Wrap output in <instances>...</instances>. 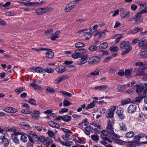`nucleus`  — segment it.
I'll return each instance as SVG.
<instances>
[{"label":"nucleus","instance_id":"nucleus-1","mask_svg":"<svg viewBox=\"0 0 147 147\" xmlns=\"http://www.w3.org/2000/svg\"><path fill=\"white\" fill-rule=\"evenodd\" d=\"M101 132L103 135L112 139H117L120 138V136L114 132L113 128L106 127L105 130H102Z\"/></svg>","mask_w":147,"mask_h":147},{"label":"nucleus","instance_id":"nucleus-2","mask_svg":"<svg viewBox=\"0 0 147 147\" xmlns=\"http://www.w3.org/2000/svg\"><path fill=\"white\" fill-rule=\"evenodd\" d=\"M120 49L122 51L121 54L125 55L131 51L132 48L130 46V43L129 41H126L121 42L120 43Z\"/></svg>","mask_w":147,"mask_h":147},{"label":"nucleus","instance_id":"nucleus-3","mask_svg":"<svg viewBox=\"0 0 147 147\" xmlns=\"http://www.w3.org/2000/svg\"><path fill=\"white\" fill-rule=\"evenodd\" d=\"M80 0H74L72 2L68 3L64 9L65 11L68 12L75 7Z\"/></svg>","mask_w":147,"mask_h":147},{"label":"nucleus","instance_id":"nucleus-4","mask_svg":"<svg viewBox=\"0 0 147 147\" xmlns=\"http://www.w3.org/2000/svg\"><path fill=\"white\" fill-rule=\"evenodd\" d=\"M116 107L113 106L111 107L109 109H108L106 112V116L107 118H112L113 117L114 113L116 110Z\"/></svg>","mask_w":147,"mask_h":147},{"label":"nucleus","instance_id":"nucleus-5","mask_svg":"<svg viewBox=\"0 0 147 147\" xmlns=\"http://www.w3.org/2000/svg\"><path fill=\"white\" fill-rule=\"evenodd\" d=\"M100 58L96 56H93L90 57L88 62L90 65H94L99 62L100 61Z\"/></svg>","mask_w":147,"mask_h":147},{"label":"nucleus","instance_id":"nucleus-6","mask_svg":"<svg viewBox=\"0 0 147 147\" xmlns=\"http://www.w3.org/2000/svg\"><path fill=\"white\" fill-rule=\"evenodd\" d=\"M139 47L142 49H147V40L143 37L140 39L138 42Z\"/></svg>","mask_w":147,"mask_h":147},{"label":"nucleus","instance_id":"nucleus-7","mask_svg":"<svg viewBox=\"0 0 147 147\" xmlns=\"http://www.w3.org/2000/svg\"><path fill=\"white\" fill-rule=\"evenodd\" d=\"M145 69V67L144 66H140L138 69L136 68L134 69V71L136 72V76H142L145 74L144 70Z\"/></svg>","mask_w":147,"mask_h":147},{"label":"nucleus","instance_id":"nucleus-8","mask_svg":"<svg viewBox=\"0 0 147 147\" xmlns=\"http://www.w3.org/2000/svg\"><path fill=\"white\" fill-rule=\"evenodd\" d=\"M88 55L86 54L84 56L81 57V59H79L77 61V64L79 65H81L86 63L88 60Z\"/></svg>","mask_w":147,"mask_h":147},{"label":"nucleus","instance_id":"nucleus-9","mask_svg":"<svg viewBox=\"0 0 147 147\" xmlns=\"http://www.w3.org/2000/svg\"><path fill=\"white\" fill-rule=\"evenodd\" d=\"M21 132H17L12 133L11 135V138L12 139L13 142L16 144H18L19 142V140L17 136L18 135H19L21 134Z\"/></svg>","mask_w":147,"mask_h":147},{"label":"nucleus","instance_id":"nucleus-10","mask_svg":"<svg viewBox=\"0 0 147 147\" xmlns=\"http://www.w3.org/2000/svg\"><path fill=\"white\" fill-rule=\"evenodd\" d=\"M82 55L81 50L78 49L76 50L75 52L72 54L71 57L73 58L76 59L81 56Z\"/></svg>","mask_w":147,"mask_h":147},{"label":"nucleus","instance_id":"nucleus-11","mask_svg":"<svg viewBox=\"0 0 147 147\" xmlns=\"http://www.w3.org/2000/svg\"><path fill=\"white\" fill-rule=\"evenodd\" d=\"M30 141L34 142L37 138V136L34 132L31 131V133L28 136Z\"/></svg>","mask_w":147,"mask_h":147},{"label":"nucleus","instance_id":"nucleus-12","mask_svg":"<svg viewBox=\"0 0 147 147\" xmlns=\"http://www.w3.org/2000/svg\"><path fill=\"white\" fill-rule=\"evenodd\" d=\"M136 106L135 105H131L128 107V112L130 113H133L136 111Z\"/></svg>","mask_w":147,"mask_h":147},{"label":"nucleus","instance_id":"nucleus-13","mask_svg":"<svg viewBox=\"0 0 147 147\" xmlns=\"http://www.w3.org/2000/svg\"><path fill=\"white\" fill-rule=\"evenodd\" d=\"M145 97L144 94H141V93L138 94V97L134 98V101L136 102H141L142 99Z\"/></svg>","mask_w":147,"mask_h":147},{"label":"nucleus","instance_id":"nucleus-14","mask_svg":"<svg viewBox=\"0 0 147 147\" xmlns=\"http://www.w3.org/2000/svg\"><path fill=\"white\" fill-rule=\"evenodd\" d=\"M66 78V76H61L57 78L56 80H54V82L55 84H57L60 83L61 82L63 81Z\"/></svg>","mask_w":147,"mask_h":147},{"label":"nucleus","instance_id":"nucleus-15","mask_svg":"<svg viewBox=\"0 0 147 147\" xmlns=\"http://www.w3.org/2000/svg\"><path fill=\"white\" fill-rule=\"evenodd\" d=\"M40 111H34L32 112H31L30 114L34 118H38L39 117Z\"/></svg>","mask_w":147,"mask_h":147},{"label":"nucleus","instance_id":"nucleus-16","mask_svg":"<svg viewBox=\"0 0 147 147\" xmlns=\"http://www.w3.org/2000/svg\"><path fill=\"white\" fill-rule=\"evenodd\" d=\"M136 91L137 93L139 94L142 92L144 90V88L142 85L136 84Z\"/></svg>","mask_w":147,"mask_h":147},{"label":"nucleus","instance_id":"nucleus-17","mask_svg":"<svg viewBox=\"0 0 147 147\" xmlns=\"http://www.w3.org/2000/svg\"><path fill=\"white\" fill-rule=\"evenodd\" d=\"M32 69L34 70L35 72L37 73L42 74L45 73L44 69L40 67H34L32 68Z\"/></svg>","mask_w":147,"mask_h":147},{"label":"nucleus","instance_id":"nucleus-18","mask_svg":"<svg viewBox=\"0 0 147 147\" xmlns=\"http://www.w3.org/2000/svg\"><path fill=\"white\" fill-rule=\"evenodd\" d=\"M93 130V128L92 127L90 126H87L85 128V133L87 135H89L90 132L93 133L92 131Z\"/></svg>","mask_w":147,"mask_h":147},{"label":"nucleus","instance_id":"nucleus-19","mask_svg":"<svg viewBox=\"0 0 147 147\" xmlns=\"http://www.w3.org/2000/svg\"><path fill=\"white\" fill-rule=\"evenodd\" d=\"M47 49L48 50H47V51L46 52V56L49 58H52L54 56V53L50 49Z\"/></svg>","mask_w":147,"mask_h":147},{"label":"nucleus","instance_id":"nucleus-20","mask_svg":"<svg viewBox=\"0 0 147 147\" xmlns=\"http://www.w3.org/2000/svg\"><path fill=\"white\" fill-rule=\"evenodd\" d=\"M120 16L122 18L129 17L130 16V12L128 11H125L121 13Z\"/></svg>","mask_w":147,"mask_h":147},{"label":"nucleus","instance_id":"nucleus-21","mask_svg":"<svg viewBox=\"0 0 147 147\" xmlns=\"http://www.w3.org/2000/svg\"><path fill=\"white\" fill-rule=\"evenodd\" d=\"M114 121L115 120L113 119L108 120L107 122V125L106 127L113 128V125L114 123Z\"/></svg>","mask_w":147,"mask_h":147},{"label":"nucleus","instance_id":"nucleus-22","mask_svg":"<svg viewBox=\"0 0 147 147\" xmlns=\"http://www.w3.org/2000/svg\"><path fill=\"white\" fill-rule=\"evenodd\" d=\"M53 142V140L48 138L46 137L45 138V143H44V144L46 146H48L49 144H52Z\"/></svg>","mask_w":147,"mask_h":147},{"label":"nucleus","instance_id":"nucleus-23","mask_svg":"<svg viewBox=\"0 0 147 147\" xmlns=\"http://www.w3.org/2000/svg\"><path fill=\"white\" fill-rule=\"evenodd\" d=\"M60 33V31H57L55 33L53 34L51 37V39L53 40H55L56 39L58 38V35Z\"/></svg>","mask_w":147,"mask_h":147},{"label":"nucleus","instance_id":"nucleus-24","mask_svg":"<svg viewBox=\"0 0 147 147\" xmlns=\"http://www.w3.org/2000/svg\"><path fill=\"white\" fill-rule=\"evenodd\" d=\"M48 123L51 126L57 128H59L60 126L59 124L53 121H49Z\"/></svg>","mask_w":147,"mask_h":147},{"label":"nucleus","instance_id":"nucleus-25","mask_svg":"<svg viewBox=\"0 0 147 147\" xmlns=\"http://www.w3.org/2000/svg\"><path fill=\"white\" fill-rule=\"evenodd\" d=\"M100 70V68H97L96 69V70L91 72L90 73V75L94 76H98L99 75V71Z\"/></svg>","mask_w":147,"mask_h":147},{"label":"nucleus","instance_id":"nucleus-26","mask_svg":"<svg viewBox=\"0 0 147 147\" xmlns=\"http://www.w3.org/2000/svg\"><path fill=\"white\" fill-rule=\"evenodd\" d=\"M134 133L132 131H130L126 133L125 135V137L126 138H131L134 137Z\"/></svg>","mask_w":147,"mask_h":147},{"label":"nucleus","instance_id":"nucleus-27","mask_svg":"<svg viewBox=\"0 0 147 147\" xmlns=\"http://www.w3.org/2000/svg\"><path fill=\"white\" fill-rule=\"evenodd\" d=\"M91 137V139L95 142L98 141L99 139V136L97 134L92 135Z\"/></svg>","mask_w":147,"mask_h":147},{"label":"nucleus","instance_id":"nucleus-28","mask_svg":"<svg viewBox=\"0 0 147 147\" xmlns=\"http://www.w3.org/2000/svg\"><path fill=\"white\" fill-rule=\"evenodd\" d=\"M120 129L121 130L124 131L127 130V127L125 124L123 123H121L119 124Z\"/></svg>","mask_w":147,"mask_h":147},{"label":"nucleus","instance_id":"nucleus-29","mask_svg":"<svg viewBox=\"0 0 147 147\" xmlns=\"http://www.w3.org/2000/svg\"><path fill=\"white\" fill-rule=\"evenodd\" d=\"M21 140L24 142H26L27 141V137L25 136V134L24 133L21 132Z\"/></svg>","mask_w":147,"mask_h":147},{"label":"nucleus","instance_id":"nucleus-30","mask_svg":"<svg viewBox=\"0 0 147 147\" xmlns=\"http://www.w3.org/2000/svg\"><path fill=\"white\" fill-rule=\"evenodd\" d=\"M36 13L38 15H41L45 13L44 8H39L36 11Z\"/></svg>","mask_w":147,"mask_h":147},{"label":"nucleus","instance_id":"nucleus-31","mask_svg":"<svg viewBox=\"0 0 147 147\" xmlns=\"http://www.w3.org/2000/svg\"><path fill=\"white\" fill-rule=\"evenodd\" d=\"M18 128L15 127H7L6 129L7 131H11L14 132V133L17 132Z\"/></svg>","mask_w":147,"mask_h":147},{"label":"nucleus","instance_id":"nucleus-32","mask_svg":"<svg viewBox=\"0 0 147 147\" xmlns=\"http://www.w3.org/2000/svg\"><path fill=\"white\" fill-rule=\"evenodd\" d=\"M55 70L58 73H62L65 71L66 70V69L65 68L58 67L56 68Z\"/></svg>","mask_w":147,"mask_h":147},{"label":"nucleus","instance_id":"nucleus-33","mask_svg":"<svg viewBox=\"0 0 147 147\" xmlns=\"http://www.w3.org/2000/svg\"><path fill=\"white\" fill-rule=\"evenodd\" d=\"M110 50L112 52H117L119 50V48L117 47L112 46L110 48Z\"/></svg>","mask_w":147,"mask_h":147},{"label":"nucleus","instance_id":"nucleus-34","mask_svg":"<svg viewBox=\"0 0 147 147\" xmlns=\"http://www.w3.org/2000/svg\"><path fill=\"white\" fill-rule=\"evenodd\" d=\"M98 47L96 45H93L90 47L88 48V50L92 52H94L96 51L98 49Z\"/></svg>","mask_w":147,"mask_h":147},{"label":"nucleus","instance_id":"nucleus-35","mask_svg":"<svg viewBox=\"0 0 147 147\" xmlns=\"http://www.w3.org/2000/svg\"><path fill=\"white\" fill-rule=\"evenodd\" d=\"M85 46V45L84 43L80 42H77L75 44V47L76 48L82 47Z\"/></svg>","mask_w":147,"mask_h":147},{"label":"nucleus","instance_id":"nucleus-36","mask_svg":"<svg viewBox=\"0 0 147 147\" xmlns=\"http://www.w3.org/2000/svg\"><path fill=\"white\" fill-rule=\"evenodd\" d=\"M84 35L86 37L85 39L86 40H89L92 37L91 33L90 32H84Z\"/></svg>","mask_w":147,"mask_h":147},{"label":"nucleus","instance_id":"nucleus-37","mask_svg":"<svg viewBox=\"0 0 147 147\" xmlns=\"http://www.w3.org/2000/svg\"><path fill=\"white\" fill-rule=\"evenodd\" d=\"M108 46V44L106 42H104L100 44L98 47L100 49H104L107 48Z\"/></svg>","mask_w":147,"mask_h":147},{"label":"nucleus","instance_id":"nucleus-38","mask_svg":"<svg viewBox=\"0 0 147 147\" xmlns=\"http://www.w3.org/2000/svg\"><path fill=\"white\" fill-rule=\"evenodd\" d=\"M107 87V86L105 85H104L100 86H97L95 87V90H104L106 89Z\"/></svg>","mask_w":147,"mask_h":147},{"label":"nucleus","instance_id":"nucleus-39","mask_svg":"<svg viewBox=\"0 0 147 147\" xmlns=\"http://www.w3.org/2000/svg\"><path fill=\"white\" fill-rule=\"evenodd\" d=\"M132 71V69H126L124 72V75L127 77H130L131 76V73Z\"/></svg>","mask_w":147,"mask_h":147},{"label":"nucleus","instance_id":"nucleus-40","mask_svg":"<svg viewBox=\"0 0 147 147\" xmlns=\"http://www.w3.org/2000/svg\"><path fill=\"white\" fill-rule=\"evenodd\" d=\"M130 99L127 98L126 99L123 100L121 102V105L123 106L129 103L130 102Z\"/></svg>","mask_w":147,"mask_h":147},{"label":"nucleus","instance_id":"nucleus-41","mask_svg":"<svg viewBox=\"0 0 147 147\" xmlns=\"http://www.w3.org/2000/svg\"><path fill=\"white\" fill-rule=\"evenodd\" d=\"M2 140V143L3 144V146L5 147L7 146L9 144L7 139L4 138Z\"/></svg>","mask_w":147,"mask_h":147},{"label":"nucleus","instance_id":"nucleus-42","mask_svg":"<svg viewBox=\"0 0 147 147\" xmlns=\"http://www.w3.org/2000/svg\"><path fill=\"white\" fill-rule=\"evenodd\" d=\"M123 111H121L119 112L118 111L117 112V114L119 117L121 119H123L125 118V116L123 114Z\"/></svg>","mask_w":147,"mask_h":147},{"label":"nucleus","instance_id":"nucleus-43","mask_svg":"<svg viewBox=\"0 0 147 147\" xmlns=\"http://www.w3.org/2000/svg\"><path fill=\"white\" fill-rule=\"evenodd\" d=\"M45 73L47 72L48 73H52L54 72V70L51 67H47L44 69Z\"/></svg>","mask_w":147,"mask_h":147},{"label":"nucleus","instance_id":"nucleus-44","mask_svg":"<svg viewBox=\"0 0 147 147\" xmlns=\"http://www.w3.org/2000/svg\"><path fill=\"white\" fill-rule=\"evenodd\" d=\"M71 117L68 115H65L63 116V120L64 121L68 122L71 120Z\"/></svg>","mask_w":147,"mask_h":147},{"label":"nucleus","instance_id":"nucleus-45","mask_svg":"<svg viewBox=\"0 0 147 147\" xmlns=\"http://www.w3.org/2000/svg\"><path fill=\"white\" fill-rule=\"evenodd\" d=\"M46 92H49L51 94H53L55 92V90L53 88L48 87L46 89Z\"/></svg>","mask_w":147,"mask_h":147},{"label":"nucleus","instance_id":"nucleus-46","mask_svg":"<svg viewBox=\"0 0 147 147\" xmlns=\"http://www.w3.org/2000/svg\"><path fill=\"white\" fill-rule=\"evenodd\" d=\"M64 107L72 105V103L66 99H65L63 102Z\"/></svg>","mask_w":147,"mask_h":147},{"label":"nucleus","instance_id":"nucleus-47","mask_svg":"<svg viewBox=\"0 0 147 147\" xmlns=\"http://www.w3.org/2000/svg\"><path fill=\"white\" fill-rule=\"evenodd\" d=\"M115 140V142L119 145H122L125 144L126 142L117 139H114Z\"/></svg>","mask_w":147,"mask_h":147},{"label":"nucleus","instance_id":"nucleus-48","mask_svg":"<svg viewBox=\"0 0 147 147\" xmlns=\"http://www.w3.org/2000/svg\"><path fill=\"white\" fill-rule=\"evenodd\" d=\"M98 26L97 25H95L92 28H90L89 29L90 32H92L93 33L96 32L97 30V29Z\"/></svg>","mask_w":147,"mask_h":147},{"label":"nucleus","instance_id":"nucleus-49","mask_svg":"<svg viewBox=\"0 0 147 147\" xmlns=\"http://www.w3.org/2000/svg\"><path fill=\"white\" fill-rule=\"evenodd\" d=\"M28 102L32 105H36V101L33 98L30 99L28 101Z\"/></svg>","mask_w":147,"mask_h":147},{"label":"nucleus","instance_id":"nucleus-50","mask_svg":"<svg viewBox=\"0 0 147 147\" xmlns=\"http://www.w3.org/2000/svg\"><path fill=\"white\" fill-rule=\"evenodd\" d=\"M117 36L116 39L115 40V42L118 43L120 40L121 38L123 36L121 34H119L116 36Z\"/></svg>","mask_w":147,"mask_h":147},{"label":"nucleus","instance_id":"nucleus-51","mask_svg":"<svg viewBox=\"0 0 147 147\" xmlns=\"http://www.w3.org/2000/svg\"><path fill=\"white\" fill-rule=\"evenodd\" d=\"M47 134H48L49 136L52 138L55 137V134L51 130H49Z\"/></svg>","mask_w":147,"mask_h":147},{"label":"nucleus","instance_id":"nucleus-52","mask_svg":"<svg viewBox=\"0 0 147 147\" xmlns=\"http://www.w3.org/2000/svg\"><path fill=\"white\" fill-rule=\"evenodd\" d=\"M61 92L63 95H66L68 97H70L71 96L72 94H71L69 92H66L65 91H61Z\"/></svg>","mask_w":147,"mask_h":147},{"label":"nucleus","instance_id":"nucleus-53","mask_svg":"<svg viewBox=\"0 0 147 147\" xmlns=\"http://www.w3.org/2000/svg\"><path fill=\"white\" fill-rule=\"evenodd\" d=\"M30 85L32 88H34L35 89H40V86L34 83H31L30 84Z\"/></svg>","mask_w":147,"mask_h":147},{"label":"nucleus","instance_id":"nucleus-54","mask_svg":"<svg viewBox=\"0 0 147 147\" xmlns=\"http://www.w3.org/2000/svg\"><path fill=\"white\" fill-rule=\"evenodd\" d=\"M45 13H47L50 12L53 10V9L51 7H47L44 8Z\"/></svg>","mask_w":147,"mask_h":147},{"label":"nucleus","instance_id":"nucleus-55","mask_svg":"<svg viewBox=\"0 0 147 147\" xmlns=\"http://www.w3.org/2000/svg\"><path fill=\"white\" fill-rule=\"evenodd\" d=\"M39 140L44 144L45 143V138L42 136H40L38 138Z\"/></svg>","mask_w":147,"mask_h":147},{"label":"nucleus","instance_id":"nucleus-56","mask_svg":"<svg viewBox=\"0 0 147 147\" xmlns=\"http://www.w3.org/2000/svg\"><path fill=\"white\" fill-rule=\"evenodd\" d=\"M95 106V104L93 103V102H91L90 103V104H88L87 106V107H86V109H88L89 108H92L94 107Z\"/></svg>","mask_w":147,"mask_h":147},{"label":"nucleus","instance_id":"nucleus-57","mask_svg":"<svg viewBox=\"0 0 147 147\" xmlns=\"http://www.w3.org/2000/svg\"><path fill=\"white\" fill-rule=\"evenodd\" d=\"M140 139L139 136L138 135H136L134 137V140L133 142H138Z\"/></svg>","mask_w":147,"mask_h":147},{"label":"nucleus","instance_id":"nucleus-58","mask_svg":"<svg viewBox=\"0 0 147 147\" xmlns=\"http://www.w3.org/2000/svg\"><path fill=\"white\" fill-rule=\"evenodd\" d=\"M140 55L144 57H147V51H144L141 52L140 53Z\"/></svg>","mask_w":147,"mask_h":147},{"label":"nucleus","instance_id":"nucleus-59","mask_svg":"<svg viewBox=\"0 0 147 147\" xmlns=\"http://www.w3.org/2000/svg\"><path fill=\"white\" fill-rule=\"evenodd\" d=\"M124 70L121 69L117 73V74L120 76H124Z\"/></svg>","mask_w":147,"mask_h":147},{"label":"nucleus","instance_id":"nucleus-60","mask_svg":"<svg viewBox=\"0 0 147 147\" xmlns=\"http://www.w3.org/2000/svg\"><path fill=\"white\" fill-rule=\"evenodd\" d=\"M69 135L68 134H66L64 135L62 138L64 140H69Z\"/></svg>","mask_w":147,"mask_h":147},{"label":"nucleus","instance_id":"nucleus-61","mask_svg":"<svg viewBox=\"0 0 147 147\" xmlns=\"http://www.w3.org/2000/svg\"><path fill=\"white\" fill-rule=\"evenodd\" d=\"M53 32V29H51L49 30H46V31H45V34H50L52 33Z\"/></svg>","mask_w":147,"mask_h":147},{"label":"nucleus","instance_id":"nucleus-62","mask_svg":"<svg viewBox=\"0 0 147 147\" xmlns=\"http://www.w3.org/2000/svg\"><path fill=\"white\" fill-rule=\"evenodd\" d=\"M141 12L142 11L136 14L134 16L136 18H140L141 16V14H144V13H142Z\"/></svg>","mask_w":147,"mask_h":147},{"label":"nucleus","instance_id":"nucleus-63","mask_svg":"<svg viewBox=\"0 0 147 147\" xmlns=\"http://www.w3.org/2000/svg\"><path fill=\"white\" fill-rule=\"evenodd\" d=\"M121 25V23L119 21H117L115 22V25L114 26V28H116Z\"/></svg>","mask_w":147,"mask_h":147},{"label":"nucleus","instance_id":"nucleus-64","mask_svg":"<svg viewBox=\"0 0 147 147\" xmlns=\"http://www.w3.org/2000/svg\"><path fill=\"white\" fill-rule=\"evenodd\" d=\"M5 15L8 16H14L16 14L13 12H8L5 13Z\"/></svg>","mask_w":147,"mask_h":147}]
</instances>
